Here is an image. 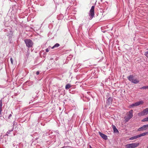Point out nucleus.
<instances>
[{
    "label": "nucleus",
    "mask_w": 148,
    "mask_h": 148,
    "mask_svg": "<svg viewBox=\"0 0 148 148\" xmlns=\"http://www.w3.org/2000/svg\"><path fill=\"white\" fill-rule=\"evenodd\" d=\"M11 116H12V114H10L9 115V116L8 118H9V119H10V118H11Z\"/></svg>",
    "instance_id": "obj_23"
},
{
    "label": "nucleus",
    "mask_w": 148,
    "mask_h": 148,
    "mask_svg": "<svg viewBox=\"0 0 148 148\" xmlns=\"http://www.w3.org/2000/svg\"><path fill=\"white\" fill-rule=\"evenodd\" d=\"M24 41L27 47L29 48L32 47L33 43L31 40L30 39H26Z\"/></svg>",
    "instance_id": "obj_4"
},
{
    "label": "nucleus",
    "mask_w": 148,
    "mask_h": 148,
    "mask_svg": "<svg viewBox=\"0 0 148 148\" xmlns=\"http://www.w3.org/2000/svg\"><path fill=\"white\" fill-rule=\"evenodd\" d=\"M145 126L146 127L147 129H148V124L147 125H145Z\"/></svg>",
    "instance_id": "obj_21"
},
{
    "label": "nucleus",
    "mask_w": 148,
    "mask_h": 148,
    "mask_svg": "<svg viewBox=\"0 0 148 148\" xmlns=\"http://www.w3.org/2000/svg\"><path fill=\"white\" fill-rule=\"evenodd\" d=\"M133 110H131L126 114V116L125 117V119L126 122L128 121L133 116Z\"/></svg>",
    "instance_id": "obj_1"
},
{
    "label": "nucleus",
    "mask_w": 148,
    "mask_h": 148,
    "mask_svg": "<svg viewBox=\"0 0 148 148\" xmlns=\"http://www.w3.org/2000/svg\"><path fill=\"white\" fill-rule=\"evenodd\" d=\"M139 138L138 137V135H137L135 136H133L132 137H130V138L129 140H133L136 139V138Z\"/></svg>",
    "instance_id": "obj_12"
},
{
    "label": "nucleus",
    "mask_w": 148,
    "mask_h": 148,
    "mask_svg": "<svg viewBox=\"0 0 148 148\" xmlns=\"http://www.w3.org/2000/svg\"><path fill=\"white\" fill-rule=\"evenodd\" d=\"M140 89H148V86H143V87L140 88Z\"/></svg>",
    "instance_id": "obj_18"
},
{
    "label": "nucleus",
    "mask_w": 148,
    "mask_h": 148,
    "mask_svg": "<svg viewBox=\"0 0 148 148\" xmlns=\"http://www.w3.org/2000/svg\"><path fill=\"white\" fill-rule=\"evenodd\" d=\"M60 46V45L58 43H56L54 46H53L51 48L52 49H54L56 47H58Z\"/></svg>",
    "instance_id": "obj_16"
},
{
    "label": "nucleus",
    "mask_w": 148,
    "mask_h": 148,
    "mask_svg": "<svg viewBox=\"0 0 148 148\" xmlns=\"http://www.w3.org/2000/svg\"><path fill=\"white\" fill-rule=\"evenodd\" d=\"M143 101H140L138 102H136L134 103H133L130 106V107H133L135 106H138L140 105L143 104Z\"/></svg>",
    "instance_id": "obj_6"
},
{
    "label": "nucleus",
    "mask_w": 148,
    "mask_h": 148,
    "mask_svg": "<svg viewBox=\"0 0 148 148\" xmlns=\"http://www.w3.org/2000/svg\"><path fill=\"white\" fill-rule=\"evenodd\" d=\"M39 73V72L38 71H37L36 72V74L37 75H38Z\"/></svg>",
    "instance_id": "obj_24"
},
{
    "label": "nucleus",
    "mask_w": 148,
    "mask_h": 148,
    "mask_svg": "<svg viewBox=\"0 0 148 148\" xmlns=\"http://www.w3.org/2000/svg\"><path fill=\"white\" fill-rule=\"evenodd\" d=\"M99 135L103 138L106 140L108 139V137L107 136L101 133L100 132H99Z\"/></svg>",
    "instance_id": "obj_8"
},
{
    "label": "nucleus",
    "mask_w": 148,
    "mask_h": 148,
    "mask_svg": "<svg viewBox=\"0 0 148 148\" xmlns=\"http://www.w3.org/2000/svg\"><path fill=\"white\" fill-rule=\"evenodd\" d=\"M147 130V128L145 126V125H144L142 127H139L137 130L138 131H140L143 130Z\"/></svg>",
    "instance_id": "obj_9"
},
{
    "label": "nucleus",
    "mask_w": 148,
    "mask_h": 148,
    "mask_svg": "<svg viewBox=\"0 0 148 148\" xmlns=\"http://www.w3.org/2000/svg\"><path fill=\"white\" fill-rule=\"evenodd\" d=\"M94 8L95 6H92L90 11V15L91 17V18H92L94 15Z\"/></svg>",
    "instance_id": "obj_7"
},
{
    "label": "nucleus",
    "mask_w": 148,
    "mask_h": 148,
    "mask_svg": "<svg viewBox=\"0 0 148 148\" xmlns=\"http://www.w3.org/2000/svg\"><path fill=\"white\" fill-rule=\"evenodd\" d=\"M112 101V99L111 97L109 98L107 100L108 103V104H110L111 103Z\"/></svg>",
    "instance_id": "obj_14"
},
{
    "label": "nucleus",
    "mask_w": 148,
    "mask_h": 148,
    "mask_svg": "<svg viewBox=\"0 0 148 148\" xmlns=\"http://www.w3.org/2000/svg\"><path fill=\"white\" fill-rule=\"evenodd\" d=\"M10 61H11V62L12 64H13V60L12 58H10Z\"/></svg>",
    "instance_id": "obj_20"
},
{
    "label": "nucleus",
    "mask_w": 148,
    "mask_h": 148,
    "mask_svg": "<svg viewBox=\"0 0 148 148\" xmlns=\"http://www.w3.org/2000/svg\"><path fill=\"white\" fill-rule=\"evenodd\" d=\"M148 114V108H145L142 112L138 114V115L139 116H142L146 115Z\"/></svg>",
    "instance_id": "obj_5"
},
{
    "label": "nucleus",
    "mask_w": 148,
    "mask_h": 148,
    "mask_svg": "<svg viewBox=\"0 0 148 148\" xmlns=\"http://www.w3.org/2000/svg\"><path fill=\"white\" fill-rule=\"evenodd\" d=\"M148 133V132H144L143 133L141 134H140L138 135V137H140L142 136H144L145 135H146Z\"/></svg>",
    "instance_id": "obj_13"
},
{
    "label": "nucleus",
    "mask_w": 148,
    "mask_h": 148,
    "mask_svg": "<svg viewBox=\"0 0 148 148\" xmlns=\"http://www.w3.org/2000/svg\"><path fill=\"white\" fill-rule=\"evenodd\" d=\"M71 87V85L69 84H67L65 86V88L66 89H68Z\"/></svg>",
    "instance_id": "obj_15"
},
{
    "label": "nucleus",
    "mask_w": 148,
    "mask_h": 148,
    "mask_svg": "<svg viewBox=\"0 0 148 148\" xmlns=\"http://www.w3.org/2000/svg\"><path fill=\"white\" fill-rule=\"evenodd\" d=\"M46 52H47L49 51V50L48 49H46Z\"/></svg>",
    "instance_id": "obj_22"
},
{
    "label": "nucleus",
    "mask_w": 148,
    "mask_h": 148,
    "mask_svg": "<svg viewBox=\"0 0 148 148\" xmlns=\"http://www.w3.org/2000/svg\"><path fill=\"white\" fill-rule=\"evenodd\" d=\"M2 100L1 99L0 100V117L1 116V112L2 111Z\"/></svg>",
    "instance_id": "obj_11"
},
{
    "label": "nucleus",
    "mask_w": 148,
    "mask_h": 148,
    "mask_svg": "<svg viewBox=\"0 0 148 148\" xmlns=\"http://www.w3.org/2000/svg\"><path fill=\"white\" fill-rule=\"evenodd\" d=\"M144 54L145 56L148 58V51L145 52Z\"/></svg>",
    "instance_id": "obj_19"
},
{
    "label": "nucleus",
    "mask_w": 148,
    "mask_h": 148,
    "mask_svg": "<svg viewBox=\"0 0 148 148\" xmlns=\"http://www.w3.org/2000/svg\"><path fill=\"white\" fill-rule=\"evenodd\" d=\"M112 126L113 130L114 132L115 133H118L119 131L118 130L116 129V126L113 125H112Z\"/></svg>",
    "instance_id": "obj_10"
},
{
    "label": "nucleus",
    "mask_w": 148,
    "mask_h": 148,
    "mask_svg": "<svg viewBox=\"0 0 148 148\" xmlns=\"http://www.w3.org/2000/svg\"><path fill=\"white\" fill-rule=\"evenodd\" d=\"M141 121L143 122L148 121V117L142 119Z\"/></svg>",
    "instance_id": "obj_17"
},
{
    "label": "nucleus",
    "mask_w": 148,
    "mask_h": 148,
    "mask_svg": "<svg viewBox=\"0 0 148 148\" xmlns=\"http://www.w3.org/2000/svg\"><path fill=\"white\" fill-rule=\"evenodd\" d=\"M139 144V143H134L127 144L125 147V148H135L137 147Z\"/></svg>",
    "instance_id": "obj_2"
},
{
    "label": "nucleus",
    "mask_w": 148,
    "mask_h": 148,
    "mask_svg": "<svg viewBox=\"0 0 148 148\" xmlns=\"http://www.w3.org/2000/svg\"><path fill=\"white\" fill-rule=\"evenodd\" d=\"M127 78L130 81L133 83L137 84L139 82V81L137 79H134V76L133 75H130L127 77Z\"/></svg>",
    "instance_id": "obj_3"
},
{
    "label": "nucleus",
    "mask_w": 148,
    "mask_h": 148,
    "mask_svg": "<svg viewBox=\"0 0 148 148\" xmlns=\"http://www.w3.org/2000/svg\"><path fill=\"white\" fill-rule=\"evenodd\" d=\"M90 148H92V147L90 145Z\"/></svg>",
    "instance_id": "obj_25"
}]
</instances>
